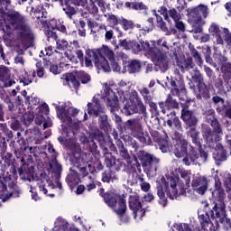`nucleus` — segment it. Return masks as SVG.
Returning <instances> with one entry per match:
<instances>
[{
    "mask_svg": "<svg viewBox=\"0 0 231 231\" xmlns=\"http://www.w3.org/2000/svg\"><path fill=\"white\" fill-rule=\"evenodd\" d=\"M31 15H32L34 19H42L46 17V13L42 7H38L36 9L32 7Z\"/></svg>",
    "mask_w": 231,
    "mask_h": 231,
    "instance_id": "40",
    "label": "nucleus"
},
{
    "mask_svg": "<svg viewBox=\"0 0 231 231\" xmlns=\"http://www.w3.org/2000/svg\"><path fill=\"white\" fill-rule=\"evenodd\" d=\"M41 53H42V55H47L48 57H50L53 53V47L48 46L45 48L44 51H42Z\"/></svg>",
    "mask_w": 231,
    "mask_h": 231,
    "instance_id": "64",
    "label": "nucleus"
},
{
    "mask_svg": "<svg viewBox=\"0 0 231 231\" xmlns=\"http://www.w3.org/2000/svg\"><path fill=\"white\" fill-rule=\"evenodd\" d=\"M94 64L98 71L109 73L111 71H120V63L115 57V51L107 45H102L99 49L87 50L85 57L86 68H93Z\"/></svg>",
    "mask_w": 231,
    "mask_h": 231,
    "instance_id": "1",
    "label": "nucleus"
},
{
    "mask_svg": "<svg viewBox=\"0 0 231 231\" xmlns=\"http://www.w3.org/2000/svg\"><path fill=\"white\" fill-rule=\"evenodd\" d=\"M137 180L140 183L141 190H143V192H149V190L151 189V184H149V182H145L143 179L140 176L137 177Z\"/></svg>",
    "mask_w": 231,
    "mask_h": 231,
    "instance_id": "45",
    "label": "nucleus"
},
{
    "mask_svg": "<svg viewBox=\"0 0 231 231\" xmlns=\"http://www.w3.org/2000/svg\"><path fill=\"white\" fill-rule=\"evenodd\" d=\"M37 124H39V125H43V129H48V127H51L52 123H51V118L50 117H43L41 116V121H39V119H36Z\"/></svg>",
    "mask_w": 231,
    "mask_h": 231,
    "instance_id": "43",
    "label": "nucleus"
},
{
    "mask_svg": "<svg viewBox=\"0 0 231 231\" xmlns=\"http://www.w3.org/2000/svg\"><path fill=\"white\" fill-rule=\"evenodd\" d=\"M107 21L112 26H116V24H118V18L115 14H109Z\"/></svg>",
    "mask_w": 231,
    "mask_h": 231,
    "instance_id": "60",
    "label": "nucleus"
},
{
    "mask_svg": "<svg viewBox=\"0 0 231 231\" xmlns=\"http://www.w3.org/2000/svg\"><path fill=\"white\" fill-rule=\"evenodd\" d=\"M141 46L155 66L160 68L162 71L169 69V65L171 62L169 51H172V45L166 39H160L157 42H152V44L149 42H141Z\"/></svg>",
    "mask_w": 231,
    "mask_h": 231,
    "instance_id": "2",
    "label": "nucleus"
},
{
    "mask_svg": "<svg viewBox=\"0 0 231 231\" xmlns=\"http://www.w3.org/2000/svg\"><path fill=\"white\" fill-rule=\"evenodd\" d=\"M0 84L3 88H10L15 84V81L12 79L10 70L5 66L0 67Z\"/></svg>",
    "mask_w": 231,
    "mask_h": 231,
    "instance_id": "28",
    "label": "nucleus"
},
{
    "mask_svg": "<svg viewBox=\"0 0 231 231\" xmlns=\"http://www.w3.org/2000/svg\"><path fill=\"white\" fill-rule=\"evenodd\" d=\"M88 27L91 29V33L98 32L99 29L106 30V25H99L97 22L88 21Z\"/></svg>",
    "mask_w": 231,
    "mask_h": 231,
    "instance_id": "41",
    "label": "nucleus"
},
{
    "mask_svg": "<svg viewBox=\"0 0 231 231\" xmlns=\"http://www.w3.org/2000/svg\"><path fill=\"white\" fill-rule=\"evenodd\" d=\"M105 203L107 204V207L112 208L114 212L118 214H125L127 210V205H125V200L120 196L115 193H106L104 196Z\"/></svg>",
    "mask_w": 231,
    "mask_h": 231,
    "instance_id": "14",
    "label": "nucleus"
},
{
    "mask_svg": "<svg viewBox=\"0 0 231 231\" xmlns=\"http://www.w3.org/2000/svg\"><path fill=\"white\" fill-rule=\"evenodd\" d=\"M122 26L125 31L131 30V28H133V22L128 20H123Z\"/></svg>",
    "mask_w": 231,
    "mask_h": 231,
    "instance_id": "59",
    "label": "nucleus"
},
{
    "mask_svg": "<svg viewBox=\"0 0 231 231\" xmlns=\"http://www.w3.org/2000/svg\"><path fill=\"white\" fill-rule=\"evenodd\" d=\"M212 196L215 198L216 203H225L226 194L221 187V179L218 176H215V189L212 192Z\"/></svg>",
    "mask_w": 231,
    "mask_h": 231,
    "instance_id": "25",
    "label": "nucleus"
},
{
    "mask_svg": "<svg viewBox=\"0 0 231 231\" xmlns=\"http://www.w3.org/2000/svg\"><path fill=\"white\" fill-rule=\"evenodd\" d=\"M168 116L170 117L167 120V125L171 129H176V131H182L181 122L180 121V117L176 116V112H171Z\"/></svg>",
    "mask_w": 231,
    "mask_h": 231,
    "instance_id": "34",
    "label": "nucleus"
},
{
    "mask_svg": "<svg viewBox=\"0 0 231 231\" xmlns=\"http://www.w3.org/2000/svg\"><path fill=\"white\" fill-rule=\"evenodd\" d=\"M223 30H225V28L219 27V25L216 23H211L209 26V29H208L209 33L213 37H215L217 44L223 45V34H224Z\"/></svg>",
    "mask_w": 231,
    "mask_h": 231,
    "instance_id": "31",
    "label": "nucleus"
},
{
    "mask_svg": "<svg viewBox=\"0 0 231 231\" xmlns=\"http://www.w3.org/2000/svg\"><path fill=\"white\" fill-rule=\"evenodd\" d=\"M31 196H32V199H33L34 201H39V199H41V198L39 197V195L37 194V191L35 190V188L33 186H31Z\"/></svg>",
    "mask_w": 231,
    "mask_h": 231,
    "instance_id": "61",
    "label": "nucleus"
},
{
    "mask_svg": "<svg viewBox=\"0 0 231 231\" xmlns=\"http://www.w3.org/2000/svg\"><path fill=\"white\" fill-rule=\"evenodd\" d=\"M23 71H24V75L23 79L20 80V82L23 84V86H30V84L33 82V79H32V77L28 75V71H26V69H23Z\"/></svg>",
    "mask_w": 231,
    "mask_h": 231,
    "instance_id": "46",
    "label": "nucleus"
},
{
    "mask_svg": "<svg viewBox=\"0 0 231 231\" xmlns=\"http://www.w3.org/2000/svg\"><path fill=\"white\" fill-rule=\"evenodd\" d=\"M8 20L10 25H8L7 28H10V31L5 32L4 34V41L7 46H14V42H15V35L12 32V30H19V33L24 39H33L32 29L24 23V18L21 16L19 13L13 12L9 14Z\"/></svg>",
    "mask_w": 231,
    "mask_h": 231,
    "instance_id": "6",
    "label": "nucleus"
},
{
    "mask_svg": "<svg viewBox=\"0 0 231 231\" xmlns=\"http://www.w3.org/2000/svg\"><path fill=\"white\" fill-rule=\"evenodd\" d=\"M223 33L222 37H224L223 39V44H226L227 48H231V32L228 29H223Z\"/></svg>",
    "mask_w": 231,
    "mask_h": 231,
    "instance_id": "42",
    "label": "nucleus"
},
{
    "mask_svg": "<svg viewBox=\"0 0 231 231\" xmlns=\"http://www.w3.org/2000/svg\"><path fill=\"white\" fill-rule=\"evenodd\" d=\"M61 80L64 86H69V88L73 86L77 89L80 86V82L82 84H88L91 80V76L84 71L74 70L71 73L63 75Z\"/></svg>",
    "mask_w": 231,
    "mask_h": 231,
    "instance_id": "11",
    "label": "nucleus"
},
{
    "mask_svg": "<svg viewBox=\"0 0 231 231\" xmlns=\"http://www.w3.org/2000/svg\"><path fill=\"white\" fill-rule=\"evenodd\" d=\"M133 10H147V5L142 2H135L134 5H133Z\"/></svg>",
    "mask_w": 231,
    "mask_h": 231,
    "instance_id": "57",
    "label": "nucleus"
},
{
    "mask_svg": "<svg viewBox=\"0 0 231 231\" xmlns=\"http://www.w3.org/2000/svg\"><path fill=\"white\" fill-rule=\"evenodd\" d=\"M119 45L124 50H126V51L132 50L133 53H139V51H142V50H143L142 45H140L138 42L131 40H126V39L120 40Z\"/></svg>",
    "mask_w": 231,
    "mask_h": 231,
    "instance_id": "30",
    "label": "nucleus"
},
{
    "mask_svg": "<svg viewBox=\"0 0 231 231\" xmlns=\"http://www.w3.org/2000/svg\"><path fill=\"white\" fill-rule=\"evenodd\" d=\"M128 203L129 208L133 211L134 218L136 221H142L145 216V208L142 205L140 197L138 195H130Z\"/></svg>",
    "mask_w": 231,
    "mask_h": 231,
    "instance_id": "17",
    "label": "nucleus"
},
{
    "mask_svg": "<svg viewBox=\"0 0 231 231\" xmlns=\"http://www.w3.org/2000/svg\"><path fill=\"white\" fill-rule=\"evenodd\" d=\"M65 56L70 62H77V58L75 57V53L71 51V50H67L65 51Z\"/></svg>",
    "mask_w": 231,
    "mask_h": 231,
    "instance_id": "55",
    "label": "nucleus"
},
{
    "mask_svg": "<svg viewBox=\"0 0 231 231\" xmlns=\"http://www.w3.org/2000/svg\"><path fill=\"white\" fill-rule=\"evenodd\" d=\"M186 12L189 21H191L193 24H198L199 23L205 24V21L202 19H207L209 14L208 6L203 4H200L196 7H189L186 10Z\"/></svg>",
    "mask_w": 231,
    "mask_h": 231,
    "instance_id": "15",
    "label": "nucleus"
},
{
    "mask_svg": "<svg viewBox=\"0 0 231 231\" xmlns=\"http://www.w3.org/2000/svg\"><path fill=\"white\" fill-rule=\"evenodd\" d=\"M205 116L206 122L208 124H211V126L213 127V132H211V134L215 136L216 142H221V139L223 138V130L221 129L219 122H217L214 116V109H208L206 111Z\"/></svg>",
    "mask_w": 231,
    "mask_h": 231,
    "instance_id": "18",
    "label": "nucleus"
},
{
    "mask_svg": "<svg viewBox=\"0 0 231 231\" xmlns=\"http://www.w3.org/2000/svg\"><path fill=\"white\" fill-rule=\"evenodd\" d=\"M181 119L189 127H194L198 124V118L194 113L187 108H183L181 111Z\"/></svg>",
    "mask_w": 231,
    "mask_h": 231,
    "instance_id": "32",
    "label": "nucleus"
},
{
    "mask_svg": "<svg viewBox=\"0 0 231 231\" xmlns=\"http://www.w3.org/2000/svg\"><path fill=\"white\" fill-rule=\"evenodd\" d=\"M158 13L161 14V15H163L164 20L167 21V23H171V19L169 18V10H167L165 5L161 6L158 9Z\"/></svg>",
    "mask_w": 231,
    "mask_h": 231,
    "instance_id": "47",
    "label": "nucleus"
},
{
    "mask_svg": "<svg viewBox=\"0 0 231 231\" xmlns=\"http://www.w3.org/2000/svg\"><path fill=\"white\" fill-rule=\"evenodd\" d=\"M88 113L93 116H99V125L101 129H107L109 122H107V115L104 112V107L100 105L98 98L94 97L91 103L88 104Z\"/></svg>",
    "mask_w": 231,
    "mask_h": 231,
    "instance_id": "12",
    "label": "nucleus"
},
{
    "mask_svg": "<svg viewBox=\"0 0 231 231\" xmlns=\"http://www.w3.org/2000/svg\"><path fill=\"white\" fill-rule=\"evenodd\" d=\"M51 172H59L61 169L60 164L57 162V160H52L50 164Z\"/></svg>",
    "mask_w": 231,
    "mask_h": 231,
    "instance_id": "52",
    "label": "nucleus"
},
{
    "mask_svg": "<svg viewBox=\"0 0 231 231\" xmlns=\"http://www.w3.org/2000/svg\"><path fill=\"white\" fill-rule=\"evenodd\" d=\"M14 62L15 64H17L18 66H20V68H22V69H26L25 66H26V61H24V58H23V56L21 55H17L14 58Z\"/></svg>",
    "mask_w": 231,
    "mask_h": 231,
    "instance_id": "49",
    "label": "nucleus"
},
{
    "mask_svg": "<svg viewBox=\"0 0 231 231\" xmlns=\"http://www.w3.org/2000/svg\"><path fill=\"white\" fill-rule=\"evenodd\" d=\"M178 231H201L199 226H194L190 224L181 223L177 225Z\"/></svg>",
    "mask_w": 231,
    "mask_h": 231,
    "instance_id": "38",
    "label": "nucleus"
},
{
    "mask_svg": "<svg viewBox=\"0 0 231 231\" xmlns=\"http://www.w3.org/2000/svg\"><path fill=\"white\" fill-rule=\"evenodd\" d=\"M164 104L167 107H178V102H176V99H173L171 96H168Z\"/></svg>",
    "mask_w": 231,
    "mask_h": 231,
    "instance_id": "50",
    "label": "nucleus"
},
{
    "mask_svg": "<svg viewBox=\"0 0 231 231\" xmlns=\"http://www.w3.org/2000/svg\"><path fill=\"white\" fill-rule=\"evenodd\" d=\"M55 106L57 116L61 122V127L63 130L62 136L59 137L58 140L63 145H69V143H75V131L68 132V127L73 128V118L75 115H79V109L73 107L71 102H66L60 105L53 104Z\"/></svg>",
    "mask_w": 231,
    "mask_h": 231,
    "instance_id": "5",
    "label": "nucleus"
},
{
    "mask_svg": "<svg viewBox=\"0 0 231 231\" xmlns=\"http://www.w3.org/2000/svg\"><path fill=\"white\" fill-rule=\"evenodd\" d=\"M177 8L178 10H185L187 8V2L185 0H177Z\"/></svg>",
    "mask_w": 231,
    "mask_h": 231,
    "instance_id": "63",
    "label": "nucleus"
},
{
    "mask_svg": "<svg viewBox=\"0 0 231 231\" xmlns=\"http://www.w3.org/2000/svg\"><path fill=\"white\" fill-rule=\"evenodd\" d=\"M176 60V66L181 69V71H189V69H192L194 68V62H192V58L190 56H178V54H174Z\"/></svg>",
    "mask_w": 231,
    "mask_h": 231,
    "instance_id": "26",
    "label": "nucleus"
},
{
    "mask_svg": "<svg viewBox=\"0 0 231 231\" xmlns=\"http://www.w3.org/2000/svg\"><path fill=\"white\" fill-rule=\"evenodd\" d=\"M74 3L77 6H81L82 8H88V12L90 14H93V15H97V14H98V7H97V4L93 0H90L88 7V0H74Z\"/></svg>",
    "mask_w": 231,
    "mask_h": 231,
    "instance_id": "33",
    "label": "nucleus"
},
{
    "mask_svg": "<svg viewBox=\"0 0 231 231\" xmlns=\"http://www.w3.org/2000/svg\"><path fill=\"white\" fill-rule=\"evenodd\" d=\"M169 19H172L175 23V28L180 32H185V23L181 21V14H180L176 8H171L168 11Z\"/></svg>",
    "mask_w": 231,
    "mask_h": 231,
    "instance_id": "29",
    "label": "nucleus"
},
{
    "mask_svg": "<svg viewBox=\"0 0 231 231\" xmlns=\"http://www.w3.org/2000/svg\"><path fill=\"white\" fill-rule=\"evenodd\" d=\"M173 139L176 141L173 152L176 158H183L182 163L184 165L187 167H190V165H199V167L202 163L207 162V158H208L207 152L203 151L198 152L194 147L189 145V143L183 138L181 134L175 132Z\"/></svg>",
    "mask_w": 231,
    "mask_h": 231,
    "instance_id": "3",
    "label": "nucleus"
},
{
    "mask_svg": "<svg viewBox=\"0 0 231 231\" xmlns=\"http://www.w3.org/2000/svg\"><path fill=\"white\" fill-rule=\"evenodd\" d=\"M202 134L208 147H212V149L215 150L213 158L218 162H225V160H226V150L219 143V141H216V135L212 134V130H210L208 125H202Z\"/></svg>",
    "mask_w": 231,
    "mask_h": 231,
    "instance_id": "7",
    "label": "nucleus"
},
{
    "mask_svg": "<svg viewBox=\"0 0 231 231\" xmlns=\"http://www.w3.org/2000/svg\"><path fill=\"white\" fill-rule=\"evenodd\" d=\"M138 158L145 172L150 174V176H154L158 169L157 165L160 163V159L146 152H139Z\"/></svg>",
    "mask_w": 231,
    "mask_h": 231,
    "instance_id": "13",
    "label": "nucleus"
},
{
    "mask_svg": "<svg viewBox=\"0 0 231 231\" xmlns=\"http://www.w3.org/2000/svg\"><path fill=\"white\" fill-rule=\"evenodd\" d=\"M191 187L197 194L204 196L205 192L208 190V179L204 175H194L191 180Z\"/></svg>",
    "mask_w": 231,
    "mask_h": 231,
    "instance_id": "21",
    "label": "nucleus"
},
{
    "mask_svg": "<svg viewBox=\"0 0 231 231\" xmlns=\"http://www.w3.org/2000/svg\"><path fill=\"white\" fill-rule=\"evenodd\" d=\"M211 219L213 223L223 225L226 230H231L230 218L226 217V205L225 202H215V206L211 209Z\"/></svg>",
    "mask_w": 231,
    "mask_h": 231,
    "instance_id": "10",
    "label": "nucleus"
},
{
    "mask_svg": "<svg viewBox=\"0 0 231 231\" xmlns=\"http://www.w3.org/2000/svg\"><path fill=\"white\" fill-rule=\"evenodd\" d=\"M199 221L205 231H217L219 230V224L213 218L210 220V217L207 212H199Z\"/></svg>",
    "mask_w": 231,
    "mask_h": 231,
    "instance_id": "23",
    "label": "nucleus"
},
{
    "mask_svg": "<svg viewBox=\"0 0 231 231\" xmlns=\"http://www.w3.org/2000/svg\"><path fill=\"white\" fill-rule=\"evenodd\" d=\"M32 185H38L41 192H43L45 196L54 198L55 195L53 193L48 195V189H46V185H49V187H51V189H55V187H53L51 180H50L48 175L45 172L38 173L35 177L32 178Z\"/></svg>",
    "mask_w": 231,
    "mask_h": 231,
    "instance_id": "19",
    "label": "nucleus"
},
{
    "mask_svg": "<svg viewBox=\"0 0 231 231\" xmlns=\"http://www.w3.org/2000/svg\"><path fill=\"white\" fill-rule=\"evenodd\" d=\"M142 69V61L138 60H131L124 62V68L119 65V71H114L115 73H140Z\"/></svg>",
    "mask_w": 231,
    "mask_h": 231,
    "instance_id": "24",
    "label": "nucleus"
},
{
    "mask_svg": "<svg viewBox=\"0 0 231 231\" xmlns=\"http://www.w3.org/2000/svg\"><path fill=\"white\" fill-rule=\"evenodd\" d=\"M191 55L199 66H201L203 64V60L201 59V56L199 55V52H198V51H196V49H193L191 51Z\"/></svg>",
    "mask_w": 231,
    "mask_h": 231,
    "instance_id": "53",
    "label": "nucleus"
},
{
    "mask_svg": "<svg viewBox=\"0 0 231 231\" xmlns=\"http://www.w3.org/2000/svg\"><path fill=\"white\" fill-rule=\"evenodd\" d=\"M152 14L155 15L156 17V21H157V26L165 33H167V32H169V29L167 28V25H165V22L163 21V18L162 16H160L158 14H156V10L152 11Z\"/></svg>",
    "mask_w": 231,
    "mask_h": 231,
    "instance_id": "39",
    "label": "nucleus"
},
{
    "mask_svg": "<svg viewBox=\"0 0 231 231\" xmlns=\"http://www.w3.org/2000/svg\"><path fill=\"white\" fill-rule=\"evenodd\" d=\"M148 102H149V106L151 107V111H152V115L154 116H158L159 112H158V106H156V103L151 102V101H148Z\"/></svg>",
    "mask_w": 231,
    "mask_h": 231,
    "instance_id": "58",
    "label": "nucleus"
},
{
    "mask_svg": "<svg viewBox=\"0 0 231 231\" xmlns=\"http://www.w3.org/2000/svg\"><path fill=\"white\" fill-rule=\"evenodd\" d=\"M36 68L37 77L42 79V77H44V67H42V64L41 62H38L36 63Z\"/></svg>",
    "mask_w": 231,
    "mask_h": 231,
    "instance_id": "54",
    "label": "nucleus"
},
{
    "mask_svg": "<svg viewBox=\"0 0 231 231\" xmlns=\"http://www.w3.org/2000/svg\"><path fill=\"white\" fill-rule=\"evenodd\" d=\"M63 10L65 11V14L67 15H69V17H71V15H75V8L66 5L64 7H63Z\"/></svg>",
    "mask_w": 231,
    "mask_h": 231,
    "instance_id": "56",
    "label": "nucleus"
},
{
    "mask_svg": "<svg viewBox=\"0 0 231 231\" xmlns=\"http://www.w3.org/2000/svg\"><path fill=\"white\" fill-rule=\"evenodd\" d=\"M101 98L105 100L110 112L115 116L114 118L116 124H122V117L116 114V112L120 111V104L118 103L119 98L116 96V93L108 87L107 83L105 84V88L101 92Z\"/></svg>",
    "mask_w": 231,
    "mask_h": 231,
    "instance_id": "9",
    "label": "nucleus"
},
{
    "mask_svg": "<svg viewBox=\"0 0 231 231\" xmlns=\"http://www.w3.org/2000/svg\"><path fill=\"white\" fill-rule=\"evenodd\" d=\"M189 135L192 139V143L197 145L199 151L197 152H199L201 151V143L199 142V132L196 130V128L191 127L189 131Z\"/></svg>",
    "mask_w": 231,
    "mask_h": 231,
    "instance_id": "36",
    "label": "nucleus"
},
{
    "mask_svg": "<svg viewBox=\"0 0 231 231\" xmlns=\"http://www.w3.org/2000/svg\"><path fill=\"white\" fill-rule=\"evenodd\" d=\"M80 182V178H79V173L75 171H70L69 174L67 176V183L70 189L79 185Z\"/></svg>",
    "mask_w": 231,
    "mask_h": 231,
    "instance_id": "35",
    "label": "nucleus"
},
{
    "mask_svg": "<svg viewBox=\"0 0 231 231\" xmlns=\"http://www.w3.org/2000/svg\"><path fill=\"white\" fill-rule=\"evenodd\" d=\"M191 80L198 84L199 91L195 92L197 98H208V89L205 82H203V77L199 70H193V72H191Z\"/></svg>",
    "mask_w": 231,
    "mask_h": 231,
    "instance_id": "20",
    "label": "nucleus"
},
{
    "mask_svg": "<svg viewBox=\"0 0 231 231\" xmlns=\"http://www.w3.org/2000/svg\"><path fill=\"white\" fill-rule=\"evenodd\" d=\"M192 171L183 168H177L171 171V176L164 183L166 196L170 199H177L180 196H187V189L190 185Z\"/></svg>",
    "mask_w": 231,
    "mask_h": 231,
    "instance_id": "4",
    "label": "nucleus"
},
{
    "mask_svg": "<svg viewBox=\"0 0 231 231\" xmlns=\"http://www.w3.org/2000/svg\"><path fill=\"white\" fill-rule=\"evenodd\" d=\"M124 104V107L122 109V113L126 116H130V115H134V113H139V115H143L146 116L147 109L145 108V105L138 97V92L136 90H132L130 97Z\"/></svg>",
    "mask_w": 231,
    "mask_h": 231,
    "instance_id": "8",
    "label": "nucleus"
},
{
    "mask_svg": "<svg viewBox=\"0 0 231 231\" xmlns=\"http://www.w3.org/2000/svg\"><path fill=\"white\" fill-rule=\"evenodd\" d=\"M12 197L19 198V190L10 187L8 189V187H6V184H5L3 180H0V199H2V201H6V199H9Z\"/></svg>",
    "mask_w": 231,
    "mask_h": 231,
    "instance_id": "27",
    "label": "nucleus"
},
{
    "mask_svg": "<svg viewBox=\"0 0 231 231\" xmlns=\"http://www.w3.org/2000/svg\"><path fill=\"white\" fill-rule=\"evenodd\" d=\"M139 92L143 97L145 102H151V93L149 92V88H140Z\"/></svg>",
    "mask_w": 231,
    "mask_h": 231,
    "instance_id": "48",
    "label": "nucleus"
},
{
    "mask_svg": "<svg viewBox=\"0 0 231 231\" xmlns=\"http://www.w3.org/2000/svg\"><path fill=\"white\" fill-rule=\"evenodd\" d=\"M131 82L121 79L117 83L116 94L119 97V100L125 104L129 98H131Z\"/></svg>",
    "mask_w": 231,
    "mask_h": 231,
    "instance_id": "22",
    "label": "nucleus"
},
{
    "mask_svg": "<svg viewBox=\"0 0 231 231\" xmlns=\"http://www.w3.org/2000/svg\"><path fill=\"white\" fill-rule=\"evenodd\" d=\"M120 223H129L130 219L129 216L125 215V213L123 214H117Z\"/></svg>",
    "mask_w": 231,
    "mask_h": 231,
    "instance_id": "62",
    "label": "nucleus"
},
{
    "mask_svg": "<svg viewBox=\"0 0 231 231\" xmlns=\"http://www.w3.org/2000/svg\"><path fill=\"white\" fill-rule=\"evenodd\" d=\"M160 149L162 152H169L171 148L169 147V142L167 140H162L159 143Z\"/></svg>",
    "mask_w": 231,
    "mask_h": 231,
    "instance_id": "51",
    "label": "nucleus"
},
{
    "mask_svg": "<svg viewBox=\"0 0 231 231\" xmlns=\"http://www.w3.org/2000/svg\"><path fill=\"white\" fill-rule=\"evenodd\" d=\"M56 46L57 50L64 51V50H68V48H69V43L68 42V41L61 39L56 41Z\"/></svg>",
    "mask_w": 231,
    "mask_h": 231,
    "instance_id": "44",
    "label": "nucleus"
},
{
    "mask_svg": "<svg viewBox=\"0 0 231 231\" xmlns=\"http://www.w3.org/2000/svg\"><path fill=\"white\" fill-rule=\"evenodd\" d=\"M157 196L159 197V203L162 207H167V198L165 197V191H163V187L157 186Z\"/></svg>",
    "mask_w": 231,
    "mask_h": 231,
    "instance_id": "37",
    "label": "nucleus"
},
{
    "mask_svg": "<svg viewBox=\"0 0 231 231\" xmlns=\"http://www.w3.org/2000/svg\"><path fill=\"white\" fill-rule=\"evenodd\" d=\"M126 124L129 129H131L134 138H137V140H139L141 143H149V142L151 141V137L149 136V134H147V132H143L140 121L136 119L128 120Z\"/></svg>",
    "mask_w": 231,
    "mask_h": 231,
    "instance_id": "16",
    "label": "nucleus"
}]
</instances>
